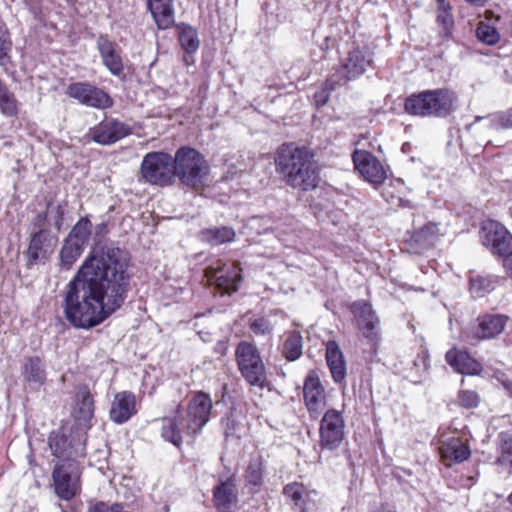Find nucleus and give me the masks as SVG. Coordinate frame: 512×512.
I'll use <instances>...</instances> for the list:
<instances>
[{
  "instance_id": "obj_1",
  "label": "nucleus",
  "mask_w": 512,
  "mask_h": 512,
  "mask_svg": "<svg viewBox=\"0 0 512 512\" xmlns=\"http://www.w3.org/2000/svg\"><path fill=\"white\" fill-rule=\"evenodd\" d=\"M125 253L104 245L91 252L68 282L63 312L76 328L90 329L105 321L125 302L130 277Z\"/></svg>"
},
{
  "instance_id": "obj_2",
  "label": "nucleus",
  "mask_w": 512,
  "mask_h": 512,
  "mask_svg": "<svg viewBox=\"0 0 512 512\" xmlns=\"http://www.w3.org/2000/svg\"><path fill=\"white\" fill-rule=\"evenodd\" d=\"M274 161L276 172L289 187L307 192L318 186L319 171L311 149L284 143L277 149Z\"/></svg>"
},
{
  "instance_id": "obj_3",
  "label": "nucleus",
  "mask_w": 512,
  "mask_h": 512,
  "mask_svg": "<svg viewBox=\"0 0 512 512\" xmlns=\"http://www.w3.org/2000/svg\"><path fill=\"white\" fill-rule=\"evenodd\" d=\"M212 409V400L204 392H198L190 400L186 414L162 420V437L179 447L184 438H193L207 424Z\"/></svg>"
},
{
  "instance_id": "obj_4",
  "label": "nucleus",
  "mask_w": 512,
  "mask_h": 512,
  "mask_svg": "<svg viewBox=\"0 0 512 512\" xmlns=\"http://www.w3.org/2000/svg\"><path fill=\"white\" fill-rule=\"evenodd\" d=\"M457 96L449 89L440 88L412 94L405 101V111L414 116L446 117L456 108Z\"/></svg>"
},
{
  "instance_id": "obj_5",
  "label": "nucleus",
  "mask_w": 512,
  "mask_h": 512,
  "mask_svg": "<svg viewBox=\"0 0 512 512\" xmlns=\"http://www.w3.org/2000/svg\"><path fill=\"white\" fill-rule=\"evenodd\" d=\"M174 160V177H178L185 186L197 189L209 175V165L204 156L191 147L179 148Z\"/></svg>"
},
{
  "instance_id": "obj_6",
  "label": "nucleus",
  "mask_w": 512,
  "mask_h": 512,
  "mask_svg": "<svg viewBox=\"0 0 512 512\" xmlns=\"http://www.w3.org/2000/svg\"><path fill=\"white\" fill-rule=\"evenodd\" d=\"M235 356L243 378L252 386L264 388L267 383L266 370L257 347L241 341L237 345Z\"/></svg>"
},
{
  "instance_id": "obj_7",
  "label": "nucleus",
  "mask_w": 512,
  "mask_h": 512,
  "mask_svg": "<svg viewBox=\"0 0 512 512\" xmlns=\"http://www.w3.org/2000/svg\"><path fill=\"white\" fill-rule=\"evenodd\" d=\"M141 175L150 184L166 186L174 180V160L165 152H150L141 163Z\"/></svg>"
},
{
  "instance_id": "obj_8",
  "label": "nucleus",
  "mask_w": 512,
  "mask_h": 512,
  "mask_svg": "<svg viewBox=\"0 0 512 512\" xmlns=\"http://www.w3.org/2000/svg\"><path fill=\"white\" fill-rule=\"evenodd\" d=\"M80 476L79 461L57 462L52 472L56 495L63 500L72 499L80 489Z\"/></svg>"
},
{
  "instance_id": "obj_9",
  "label": "nucleus",
  "mask_w": 512,
  "mask_h": 512,
  "mask_svg": "<svg viewBox=\"0 0 512 512\" xmlns=\"http://www.w3.org/2000/svg\"><path fill=\"white\" fill-rule=\"evenodd\" d=\"M86 433H79L76 437L68 439L63 430L50 433L48 445L57 462H68L84 458L86 454Z\"/></svg>"
},
{
  "instance_id": "obj_10",
  "label": "nucleus",
  "mask_w": 512,
  "mask_h": 512,
  "mask_svg": "<svg viewBox=\"0 0 512 512\" xmlns=\"http://www.w3.org/2000/svg\"><path fill=\"white\" fill-rule=\"evenodd\" d=\"M373 54L367 47H357L348 53V57L335 73L328 78V83H345L361 76L372 64Z\"/></svg>"
},
{
  "instance_id": "obj_11",
  "label": "nucleus",
  "mask_w": 512,
  "mask_h": 512,
  "mask_svg": "<svg viewBox=\"0 0 512 512\" xmlns=\"http://www.w3.org/2000/svg\"><path fill=\"white\" fill-rule=\"evenodd\" d=\"M205 276L222 295L236 292L242 278L241 268L236 263H225L221 260L207 267Z\"/></svg>"
},
{
  "instance_id": "obj_12",
  "label": "nucleus",
  "mask_w": 512,
  "mask_h": 512,
  "mask_svg": "<svg viewBox=\"0 0 512 512\" xmlns=\"http://www.w3.org/2000/svg\"><path fill=\"white\" fill-rule=\"evenodd\" d=\"M351 311L362 335L376 352L381 340L380 320L372 305L366 301H356L351 305Z\"/></svg>"
},
{
  "instance_id": "obj_13",
  "label": "nucleus",
  "mask_w": 512,
  "mask_h": 512,
  "mask_svg": "<svg viewBox=\"0 0 512 512\" xmlns=\"http://www.w3.org/2000/svg\"><path fill=\"white\" fill-rule=\"evenodd\" d=\"M345 420L342 413L336 409L327 410L319 427L320 446L326 450H336L344 440Z\"/></svg>"
},
{
  "instance_id": "obj_14",
  "label": "nucleus",
  "mask_w": 512,
  "mask_h": 512,
  "mask_svg": "<svg viewBox=\"0 0 512 512\" xmlns=\"http://www.w3.org/2000/svg\"><path fill=\"white\" fill-rule=\"evenodd\" d=\"M481 240L492 254L507 257L512 252V235L497 221L484 222L481 228Z\"/></svg>"
},
{
  "instance_id": "obj_15",
  "label": "nucleus",
  "mask_w": 512,
  "mask_h": 512,
  "mask_svg": "<svg viewBox=\"0 0 512 512\" xmlns=\"http://www.w3.org/2000/svg\"><path fill=\"white\" fill-rule=\"evenodd\" d=\"M69 97L83 105L96 109H108L113 106V99L104 90L89 82H75L67 87Z\"/></svg>"
},
{
  "instance_id": "obj_16",
  "label": "nucleus",
  "mask_w": 512,
  "mask_h": 512,
  "mask_svg": "<svg viewBox=\"0 0 512 512\" xmlns=\"http://www.w3.org/2000/svg\"><path fill=\"white\" fill-rule=\"evenodd\" d=\"M58 238L47 229H39L31 235L26 251L28 265H35L47 260L57 246Z\"/></svg>"
},
{
  "instance_id": "obj_17",
  "label": "nucleus",
  "mask_w": 512,
  "mask_h": 512,
  "mask_svg": "<svg viewBox=\"0 0 512 512\" xmlns=\"http://www.w3.org/2000/svg\"><path fill=\"white\" fill-rule=\"evenodd\" d=\"M129 134V126L113 118H106L88 132V136L100 145L116 143Z\"/></svg>"
},
{
  "instance_id": "obj_18",
  "label": "nucleus",
  "mask_w": 512,
  "mask_h": 512,
  "mask_svg": "<svg viewBox=\"0 0 512 512\" xmlns=\"http://www.w3.org/2000/svg\"><path fill=\"white\" fill-rule=\"evenodd\" d=\"M355 169L368 182L379 185L386 179L387 173L381 162L371 153L356 150L352 155Z\"/></svg>"
},
{
  "instance_id": "obj_19",
  "label": "nucleus",
  "mask_w": 512,
  "mask_h": 512,
  "mask_svg": "<svg viewBox=\"0 0 512 512\" xmlns=\"http://www.w3.org/2000/svg\"><path fill=\"white\" fill-rule=\"evenodd\" d=\"M438 235V226L435 223H427L413 232L405 241L403 249L411 254H421L434 245Z\"/></svg>"
},
{
  "instance_id": "obj_20",
  "label": "nucleus",
  "mask_w": 512,
  "mask_h": 512,
  "mask_svg": "<svg viewBox=\"0 0 512 512\" xmlns=\"http://www.w3.org/2000/svg\"><path fill=\"white\" fill-rule=\"evenodd\" d=\"M508 319L501 314H485L478 317L477 324L471 330L473 338L486 340L497 337L504 331Z\"/></svg>"
},
{
  "instance_id": "obj_21",
  "label": "nucleus",
  "mask_w": 512,
  "mask_h": 512,
  "mask_svg": "<svg viewBox=\"0 0 512 512\" xmlns=\"http://www.w3.org/2000/svg\"><path fill=\"white\" fill-rule=\"evenodd\" d=\"M72 414L80 426L84 428L91 426V421L94 417V399L88 386H77Z\"/></svg>"
},
{
  "instance_id": "obj_22",
  "label": "nucleus",
  "mask_w": 512,
  "mask_h": 512,
  "mask_svg": "<svg viewBox=\"0 0 512 512\" xmlns=\"http://www.w3.org/2000/svg\"><path fill=\"white\" fill-rule=\"evenodd\" d=\"M303 393L305 405L311 414L318 413L325 407V390L315 371H310L306 376L304 381Z\"/></svg>"
},
{
  "instance_id": "obj_23",
  "label": "nucleus",
  "mask_w": 512,
  "mask_h": 512,
  "mask_svg": "<svg viewBox=\"0 0 512 512\" xmlns=\"http://www.w3.org/2000/svg\"><path fill=\"white\" fill-rule=\"evenodd\" d=\"M97 48L102 63L109 72L116 77H123L124 65L122 57L116 48V44L110 41L106 36H100L97 39Z\"/></svg>"
},
{
  "instance_id": "obj_24",
  "label": "nucleus",
  "mask_w": 512,
  "mask_h": 512,
  "mask_svg": "<svg viewBox=\"0 0 512 512\" xmlns=\"http://www.w3.org/2000/svg\"><path fill=\"white\" fill-rule=\"evenodd\" d=\"M238 500L233 477L221 480L213 490V501L218 512H232Z\"/></svg>"
},
{
  "instance_id": "obj_25",
  "label": "nucleus",
  "mask_w": 512,
  "mask_h": 512,
  "mask_svg": "<svg viewBox=\"0 0 512 512\" xmlns=\"http://www.w3.org/2000/svg\"><path fill=\"white\" fill-rule=\"evenodd\" d=\"M136 413L135 396L133 393L123 391L117 393L111 404L110 419L116 424L127 422Z\"/></svg>"
},
{
  "instance_id": "obj_26",
  "label": "nucleus",
  "mask_w": 512,
  "mask_h": 512,
  "mask_svg": "<svg viewBox=\"0 0 512 512\" xmlns=\"http://www.w3.org/2000/svg\"><path fill=\"white\" fill-rule=\"evenodd\" d=\"M147 8L158 29L166 30L174 25V0H147Z\"/></svg>"
},
{
  "instance_id": "obj_27",
  "label": "nucleus",
  "mask_w": 512,
  "mask_h": 512,
  "mask_svg": "<svg viewBox=\"0 0 512 512\" xmlns=\"http://www.w3.org/2000/svg\"><path fill=\"white\" fill-rule=\"evenodd\" d=\"M283 494L290 500L295 511L308 512L314 506L312 496L316 495V492L308 490L302 483L287 484L283 489Z\"/></svg>"
},
{
  "instance_id": "obj_28",
  "label": "nucleus",
  "mask_w": 512,
  "mask_h": 512,
  "mask_svg": "<svg viewBox=\"0 0 512 512\" xmlns=\"http://www.w3.org/2000/svg\"><path fill=\"white\" fill-rule=\"evenodd\" d=\"M445 358L460 374L478 375L482 371V365L465 351L449 350Z\"/></svg>"
},
{
  "instance_id": "obj_29",
  "label": "nucleus",
  "mask_w": 512,
  "mask_h": 512,
  "mask_svg": "<svg viewBox=\"0 0 512 512\" xmlns=\"http://www.w3.org/2000/svg\"><path fill=\"white\" fill-rule=\"evenodd\" d=\"M24 381L32 389H39L46 381L45 364L38 356L28 357L22 366Z\"/></svg>"
},
{
  "instance_id": "obj_30",
  "label": "nucleus",
  "mask_w": 512,
  "mask_h": 512,
  "mask_svg": "<svg viewBox=\"0 0 512 512\" xmlns=\"http://www.w3.org/2000/svg\"><path fill=\"white\" fill-rule=\"evenodd\" d=\"M326 362L333 380L342 382L346 377V363L339 345L335 341H329L326 345Z\"/></svg>"
},
{
  "instance_id": "obj_31",
  "label": "nucleus",
  "mask_w": 512,
  "mask_h": 512,
  "mask_svg": "<svg viewBox=\"0 0 512 512\" xmlns=\"http://www.w3.org/2000/svg\"><path fill=\"white\" fill-rule=\"evenodd\" d=\"M501 280L503 278L494 274L471 273L469 277L470 292L475 297H482L499 286Z\"/></svg>"
},
{
  "instance_id": "obj_32",
  "label": "nucleus",
  "mask_w": 512,
  "mask_h": 512,
  "mask_svg": "<svg viewBox=\"0 0 512 512\" xmlns=\"http://www.w3.org/2000/svg\"><path fill=\"white\" fill-rule=\"evenodd\" d=\"M441 457L448 461L447 465L452 462H463L470 456L468 446L459 438H451L444 442L440 447Z\"/></svg>"
},
{
  "instance_id": "obj_33",
  "label": "nucleus",
  "mask_w": 512,
  "mask_h": 512,
  "mask_svg": "<svg viewBox=\"0 0 512 512\" xmlns=\"http://www.w3.org/2000/svg\"><path fill=\"white\" fill-rule=\"evenodd\" d=\"M281 353L288 361L299 359L303 353V338L299 331H288L283 335Z\"/></svg>"
},
{
  "instance_id": "obj_34",
  "label": "nucleus",
  "mask_w": 512,
  "mask_h": 512,
  "mask_svg": "<svg viewBox=\"0 0 512 512\" xmlns=\"http://www.w3.org/2000/svg\"><path fill=\"white\" fill-rule=\"evenodd\" d=\"M234 238V229L227 226L210 228L201 232V239L211 245H221L234 240Z\"/></svg>"
},
{
  "instance_id": "obj_35",
  "label": "nucleus",
  "mask_w": 512,
  "mask_h": 512,
  "mask_svg": "<svg viewBox=\"0 0 512 512\" xmlns=\"http://www.w3.org/2000/svg\"><path fill=\"white\" fill-rule=\"evenodd\" d=\"M91 228L92 223L89 218L87 216L82 217L73 226L67 236V239L85 248L91 235Z\"/></svg>"
},
{
  "instance_id": "obj_36",
  "label": "nucleus",
  "mask_w": 512,
  "mask_h": 512,
  "mask_svg": "<svg viewBox=\"0 0 512 512\" xmlns=\"http://www.w3.org/2000/svg\"><path fill=\"white\" fill-rule=\"evenodd\" d=\"M179 42L181 47L189 54L195 53L199 46L200 40L198 32L195 28L187 24H181L179 26Z\"/></svg>"
},
{
  "instance_id": "obj_37",
  "label": "nucleus",
  "mask_w": 512,
  "mask_h": 512,
  "mask_svg": "<svg viewBox=\"0 0 512 512\" xmlns=\"http://www.w3.org/2000/svg\"><path fill=\"white\" fill-rule=\"evenodd\" d=\"M84 248L69 239L64 240L60 250V265L63 269L69 270L82 254Z\"/></svg>"
},
{
  "instance_id": "obj_38",
  "label": "nucleus",
  "mask_w": 512,
  "mask_h": 512,
  "mask_svg": "<svg viewBox=\"0 0 512 512\" xmlns=\"http://www.w3.org/2000/svg\"><path fill=\"white\" fill-rule=\"evenodd\" d=\"M437 23L442 27L445 35L450 34L454 26V19L451 13V6L446 0L437 1Z\"/></svg>"
},
{
  "instance_id": "obj_39",
  "label": "nucleus",
  "mask_w": 512,
  "mask_h": 512,
  "mask_svg": "<svg viewBox=\"0 0 512 512\" xmlns=\"http://www.w3.org/2000/svg\"><path fill=\"white\" fill-rule=\"evenodd\" d=\"M476 36L479 41L487 45H495L500 40L497 29L485 22H480L476 29Z\"/></svg>"
},
{
  "instance_id": "obj_40",
  "label": "nucleus",
  "mask_w": 512,
  "mask_h": 512,
  "mask_svg": "<svg viewBox=\"0 0 512 512\" xmlns=\"http://www.w3.org/2000/svg\"><path fill=\"white\" fill-rule=\"evenodd\" d=\"M0 112L7 117L16 116L19 112V102L10 90L0 95Z\"/></svg>"
},
{
  "instance_id": "obj_41",
  "label": "nucleus",
  "mask_w": 512,
  "mask_h": 512,
  "mask_svg": "<svg viewBox=\"0 0 512 512\" xmlns=\"http://www.w3.org/2000/svg\"><path fill=\"white\" fill-rule=\"evenodd\" d=\"M249 328L254 335L263 337H270L274 329L270 320L264 317L252 319Z\"/></svg>"
},
{
  "instance_id": "obj_42",
  "label": "nucleus",
  "mask_w": 512,
  "mask_h": 512,
  "mask_svg": "<svg viewBox=\"0 0 512 512\" xmlns=\"http://www.w3.org/2000/svg\"><path fill=\"white\" fill-rule=\"evenodd\" d=\"M246 480L249 484L260 486L263 482V467L260 460H252L246 470Z\"/></svg>"
},
{
  "instance_id": "obj_43",
  "label": "nucleus",
  "mask_w": 512,
  "mask_h": 512,
  "mask_svg": "<svg viewBox=\"0 0 512 512\" xmlns=\"http://www.w3.org/2000/svg\"><path fill=\"white\" fill-rule=\"evenodd\" d=\"M458 401L462 407L474 408L479 403V395L475 391L462 390L458 394Z\"/></svg>"
},
{
  "instance_id": "obj_44",
  "label": "nucleus",
  "mask_w": 512,
  "mask_h": 512,
  "mask_svg": "<svg viewBox=\"0 0 512 512\" xmlns=\"http://www.w3.org/2000/svg\"><path fill=\"white\" fill-rule=\"evenodd\" d=\"M340 84L341 83H328V79H327L325 82L324 88L320 91H317L314 94V100H315L316 105L318 107L324 106L329 100L330 91L333 90L336 85H340Z\"/></svg>"
},
{
  "instance_id": "obj_45",
  "label": "nucleus",
  "mask_w": 512,
  "mask_h": 512,
  "mask_svg": "<svg viewBox=\"0 0 512 512\" xmlns=\"http://www.w3.org/2000/svg\"><path fill=\"white\" fill-rule=\"evenodd\" d=\"M502 456L498 458L499 463L509 462L512 464V438L503 439L502 445Z\"/></svg>"
},
{
  "instance_id": "obj_46",
  "label": "nucleus",
  "mask_w": 512,
  "mask_h": 512,
  "mask_svg": "<svg viewBox=\"0 0 512 512\" xmlns=\"http://www.w3.org/2000/svg\"><path fill=\"white\" fill-rule=\"evenodd\" d=\"M49 212L53 214V225L57 230H60L63 225L64 210L61 205L54 208L49 207Z\"/></svg>"
},
{
  "instance_id": "obj_47",
  "label": "nucleus",
  "mask_w": 512,
  "mask_h": 512,
  "mask_svg": "<svg viewBox=\"0 0 512 512\" xmlns=\"http://www.w3.org/2000/svg\"><path fill=\"white\" fill-rule=\"evenodd\" d=\"M499 121L502 127L512 128V108L499 115Z\"/></svg>"
},
{
  "instance_id": "obj_48",
  "label": "nucleus",
  "mask_w": 512,
  "mask_h": 512,
  "mask_svg": "<svg viewBox=\"0 0 512 512\" xmlns=\"http://www.w3.org/2000/svg\"><path fill=\"white\" fill-rule=\"evenodd\" d=\"M414 365L418 368H422L423 371L427 370V368H428L427 355L425 353L418 354L416 359L414 360Z\"/></svg>"
},
{
  "instance_id": "obj_49",
  "label": "nucleus",
  "mask_w": 512,
  "mask_h": 512,
  "mask_svg": "<svg viewBox=\"0 0 512 512\" xmlns=\"http://www.w3.org/2000/svg\"><path fill=\"white\" fill-rule=\"evenodd\" d=\"M504 267L507 274L512 279V252L504 259Z\"/></svg>"
},
{
  "instance_id": "obj_50",
  "label": "nucleus",
  "mask_w": 512,
  "mask_h": 512,
  "mask_svg": "<svg viewBox=\"0 0 512 512\" xmlns=\"http://www.w3.org/2000/svg\"><path fill=\"white\" fill-rule=\"evenodd\" d=\"M46 219H47V215H46L45 213H39V214L35 217V219H34V221H33V224H34L36 227H39L40 229H42V228H41V226L45 223Z\"/></svg>"
},
{
  "instance_id": "obj_51",
  "label": "nucleus",
  "mask_w": 512,
  "mask_h": 512,
  "mask_svg": "<svg viewBox=\"0 0 512 512\" xmlns=\"http://www.w3.org/2000/svg\"><path fill=\"white\" fill-rule=\"evenodd\" d=\"M465 1L474 6H483L488 0H465Z\"/></svg>"
},
{
  "instance_id": "obj_52",
  "label": "nucleus",
  "mask_w": 512,
  "mask_h": 512,
  "mask_svg": "<svg viewBox=\"0 0 512 512\" xmlns=\"http://www.w3.org/2000/svg\"><path fill=\"white\" fill-rule=\"evenodd\" d=\"M106 227H107V225L105 223H101V224L97 225L96 229H97V231L102 232L103 230L106 229Z\"/></svg>"
},
{
  "instance_id": "obj_53",
  "label": "nucleus",
  "mask_w": 512,
  "mask_h": 512,
  "mask_svg": "<svg viewBox=\"0 0 512 512\" xmlns=\"http://www.w3.org/2000/svg\"><path fill=\"white\" fill-rule=\"evenodd\" d=\"M507 501L512 505V492L508 495Z\"/></svg>"
}]
</instances>
